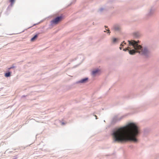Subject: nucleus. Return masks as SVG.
Segmentation results:
<instances>
[{
  "label": "nucleus",
  "mask_w": 159,
  "mask_h": 159,
  "mask_svg": "<svg viewBox=\"0 0 159 159\" xmlns=\"http://www.w3.org/2000/svg\"><path fill=\"white\" fill-rule=\"evenodd\" d=\"M140 133L139 127L135 123L130 122L125 125L112 129L111 135L112 143H124L129 142L137 143V137Z\"/></svg>",
  "instance_id": "obj_1"
},
{
  "label": "nucleus",
  "mask_w": 159,
  "mask_h": 159,
  "mask_svg": "<svg viewBox=\"0 0 159 159\" xmlns=\"http://www.w3.org/2000/svg\"><path fill=\"white\" fill-rule=\"evenodd\" d=\"M130 45L132 46L136 50V53H138L144 58L148 59L152 56V52L148 46H143L140 44V41L134 40H128Z\"/></svg>",
  "instance_id": "obj_2"
},
{
  "label": "nucleus",
  "mask_w": 159,
  "mask_h": 159,
  "mask_svg": "<svg viewBox=\"0 0 159 159\" xmlns=\"http://www.w3.org/2000/svg\"><path fill=\"white\" fill-rule=\"evenodd\" d=\"M128 44L127 47L123 49V51L126 52L128 51L129 53L131 55H134L136 53V50L132 46L130 45L128 42Z\"/></svg>",
  "instance_id": "obj_3"
},
{
  "label": "nucleus",
  "mask_w": 159,
  "mask_h": 159,
  "mask_svg": "<svg viewBox=\"0 0 159 159\" xmlns=\"http://www.w3.org/2000/svg\"><path fill=\"white\" fill-rule=\"evenodd\" d=\"M64 17L62 15H61L59 16H58L51 21V23L52 25L54 24L57 25L59 22L61 21Z\"/></svg>",
  "instance_id": "obj_4"
},
{
  "label": "nucleus",
  "mask_w": 159,
  "mask_h": 159,
  "mask_svg": "<svg viewBox=\"0 0 159 159\" xmlns=\"http://www.w3.org/2000/svg\"><path fill=\"white\" fill-rule=\"evenodd\" d=\"M112 29L115 32L120 33L122 30L121 25L119 24H116L113 26Z\"/></svg>",
  "instance_id": "obj_5"
},
{
  "label": "nucleus",
  "mask_w": 159,
  "mask_h": 159,
  "mask_svg": "<svg viewBox=\"0 0 159 159\" xmlns=\"http://www.w3.org/2000/svg\"><path fill=\"white\" fill-rule=\"evenodd\" d=\"M123 117L124 116H122L119 117L117 116H115L113 117L111 121V124L112 125H114L118 121H120V120H121Z\"/></svg>",
  "instance_id": "obj_6"
},
{
  "label": "nucleus",
  "mask_w": 159,
  "mask_h": 159,
  "mask_svg": "<svg viewBox=\"0 0 159 159\" xmlns=\"http://www.w3.org/2000/svg\"><path fill=\"white\" fill-rule=\"evenodd\" d=\"M88 80V77H85L76 82V83L77 84L79 83H85L87 82Z\"/></svg>",
  "instance_id": "obj_7"
},
{
  "label": "nucleus",
  "mask_w": 159,
  "mask_h": 159,
  "mask_svg": "<svg viewBox=\"0 0 159 159\" xmlns=\"http://www.w3.org/2000/svg\"><path fill=\"white\" fill-rule=\"evenodd\" d=\"M100 71V70L97 69L93 70L92 72V75L93 76H95L98 74Z\"/></svg>",
  "instance_id": "obj_8"
},
{
  "label": "nucleus",
  "mask_w": 159,
  "mask_h": 159,
  "mask_svg": "<svg viewBox=\"0 0 159 159\" xmlns=\"http://www.w3.org/2000/svg\"><path fill=\"white\" fill-rule=\"evenodd\" d=\"M154 9L153 8H151L149 12L147 14V16L148 17H150L152 16L154 13Z\"/></svg>",
  "instance_id": "obj_9"
},
{
  "label": "nucleus",
  "mask_w": 159,
  "mask_h": 159,
  "mask_svg": "<svg viewBox=\"0 0 159 159\" xmlns=\"http://www.w3.org/2000/svg\"><path fill=\"white\" fill-rule=\"evenodd\" d=\"M141 34L139 32H136L134 33L133 35L134 37L138 38L141 36Z\"/></svg>",
  "instance_id": "obj_10"
},
{
  "label": "nucleus",
  "mask_w": 159,
  "mask_h": 159,
  "mask_svg": "<svg viewBox=\"0 0 159 159\" xmlns=\"http://www.w3.org/2000/svg\"><path fill=\"white\" fill-rule=\"evenodd\" d=\"M39 34H36L31 39V41H34L35 39H37L38 37V36Z\"/></svg>",
  "instance_id": "obj_11"
},
{
  "label": "nucleus",
  "mask_w": 159,
  "mask_h": 159,
  "mask_svg": "<svg viewBox=\"0 0 159 159\" xmlns=\"http://www.w3.org/2000/svg\"><path fill=\"white\" fill-rule=\"evenodd\" d=\"M118 41V39L116 38H112V42L113 44L116 43Z\"/></svg>",
  "instance_id": "obj_12"
},
{
  "label": "nucleus",
  "mask_w": 159,
  "mask_h": 159,
  "mask_svg": "<svg viewBox=\"0 0 159 159\" xmlns=\"http://www.w3.org/2000/svg\"><path fill=\"white\" fill-rule=\"evenodd\" d=\"M11 72L9 71L5 74V76L6 77H8L11 76Z\"/></svg>",
  "instance_id": "obj_13"
},
{
  "label": "nucleus",
  "mask_w": 159,
  "mask_h": 159,
  "mask_svg": "<svg viewBox=\"0 0 159 159\" xmlns=\"http://www.w3.org/2000/svg\"><path fill=\"white\" fill-rule=\"evenodd\" d=\"M125 44H126V43H125L124 41L120 44V47H124V45Z\"/></svg>",
  "instance_id": "obj_14"
},
{
  "label": "nucleus",
  "mask_w": 159,
  "mask_h": 159,
  "mask_svg": "<svg viewBox=\"0 0 159 159\" xmlns=\"http://www.w3.org/2000/svg\"><path fill=\"white\" fill-rule=\"evenodd\" d=\"M9 1L11 2V5L14 3L15 0H10Z\"/></svg>",
  "instance_id": "obj_15"
},
{
  "label": "nucleus",
  "mask_w": 159,
  "mask_h": 159,
  "mask_svg": "<svg viewBox=\"0 0 159 159\" xmlns=\"http://www.w3.org/2000/svg\"><path fill=\"white\" fill-rule=\"evenodd\" d=\"M104 9L103 8H101L99 9L98 11V12H101Z\"/></svg>",
  "instance_id": "obj_16"
},
{
  "label": "nucleus",
  "mask_w": 159,
  "mask_h": 159,
  "mask_svg": "<svg viewBox=\"0 0 159 159\" xmlns=\"http://www.w3.org/2000/svg\"><path fill=\"white\" fill-rule=\"evenodd\" d=\"M16 68V67H15V66H13V65H12V66L11 67H9L8 68V70H11V69H13V68Z\"/></svg>",
  "instance_id": "obj_17"
},
{
  "label": "nucleus",
  "mask_w": 159,
  "mask_h": 159,
  "mask_svg": "<svg viewBox=\"0 0 159 159\" xmlns=\"http://www.w3.org/2000/svg\"><path fill=\"white\" fill-rule=\"evenodd\" d=\"M106 30L107 31V33L109 34H110V33H111V32L110 31V30H106Z\"/></svg>",
  "instance_id": "obj_18"
},
{
  "label": "nucleus",
  "mask_w": 159,
  "mask_h": 159,
  "mask_svg": "<svg viewBox=\"0 0 159 159\" xmlns=\"http://www.w3.org/2000/svg\"><path fill=\"white\" fill-rule=\"evenodd\" d=\"M17 157L16 156H15L14 157V158L13 159H17Z\"/></svg>",
  "instance_id": "obj_19"
},
{
  "label": "nucleus",
  "mask_w": 159,
  "mask_h": 159,
  "mask_svg": "<svg viewBox=\"0 0 159 159\" xmlns=\"http://www.w3.org/2000/svg\"><path fill=\"white\" fill-rule=\"evenodd\" d=\"M39 23H36V24H34V25H33V26H35V25H38V24Z\"/></svg>",
  "instance_id": "obj_20"
},
{
  "label": "nucleus",
  "mask_w": 159,
  "mask_h": 159,
  "mask_svg": "<svg viewBox=\"0 0 159 159\" xmlns=\"http://www.w3.org/2000/svg\"><path fill=\"white\" fill-rule=\"evenodd\" d=\"M65 124V123L64 122H62V123H61V125H64V124Z\"/></svg>",
  "instance_id": "obj_21"
},
{
  "label": "nucleus",
  "mask_w": 159,
  "mask_h": 159,
  "mask_svg": "<svg viewBox=\"0 0 159 159\" xmlns=\"http://www.w3.org/2000/svg\"><path fill=\"white\" fill-rule=\"evenodd\" d=\"M94 116H95V117H96L95 119H97V118H97V116L96 115H94Z\"/></svg>",
  "instance_id": "obj_22"
},
{
  "label": "nucleus",
  "mask_w": 159,
  "mask_h": 159,
  "mask_svg": "<svg viewBox=\"0 0 159 159\" xmlns=\"http://www.w3.org/2000/svg\"><path fill=\"white\" fill-rule=\"evenodd\" d=\"M119 48L120 50H121L122 49V48L120 46V48Z\"/></svg>",
  "instance_id": "obj_23"
},
{
  "label": "nucleus",
  "mask_w": 159,
  "mask_h": 159,
  "mask_svg": "<svg viewBox=\"0 0 159 159\" xmlns=\"http://www.w3.org/2000/svg\"><path fill=\"white\" fill-rule=\"evenodd\" d=\"M105 27L106 28H108V26L106 25L105 26Z\"/></svg>",
  "instance_id": "obj_24"
},
{
  "label": "nucleus",
  "mask_w": 159,
  "mask_h": 159,
  "mask_svg": "<svg viewBox=\"0 0 159 159\" xmlns=\"http://www.w3.org/2000/svg\"><path fill=\"white\" fill-rule=\"evenodd\" d=\"M26 96H25V95H23L22 96V97L23 98V97H25Z\"/></svg>",
  "instance_id": "obj_25"
},
{
  "label": "nucleus",
  "mask_w": 159,
  "mask_h": 159,
  "mask_svg": "<svg viewBox=\"0 0 159 159\" xmlns=\"http://www.w3.org/2000/svg\"><path fill=\"white\" fill-rule=\"evenodd\" d=\"M104 32H106V31L105 30V31H104Z\"/></svg>",
  "instance_id": "obj_26"
},
{
  "label": "nucleus",
  "mask_w": 159,
  "mask_h": 159,
  "mask_svg": "<svg viewBox=\"0 0 159 159\" xmlns=\"http://www.w3.org/2000/svg\"><path fill=\"white\" fill-rule=\"evenodd\" d=\"M32 26H31V27H29L28 28H31Z\"/></svg>",
  "instance_id": "obj_27"
}]
</instances>
